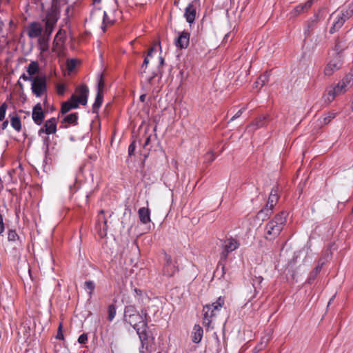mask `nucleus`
<instances>
[{"label":"nucleus","mask_w":353,"mask_h":353,"mask_svg":"<svg viewBox=\"0 0 353 353\" xmlns=\"http://www.w3.org/2000/svg\"><path fill=\"white\" fill-rule=\"evenodd\" d=\"M68 125L63 126V128H68Z\"/></svg>","instance_id":"nucleus-63"},{"label":"nucleus","mask_w":353,"mask_h":353,"mask_svg":"<svg viewBox=\"0 0 353 353\" xmlns=\"http://www.w3.org/2000/svg\"><path fill=\"white\" fill-rule=\"evenodd\" d=\"M239 246L240 242L236 239L233 237L226 239L222 244L223 250L221 253V260H226L228 254L238 249Z\"/></svg>","instance_id":"nucleus-6"},{"label":"nucleus","mask_w":353,"mask_h":353,"mask_svg":"<svg viewBox=\"0 0 353 353\" xmlns=\"http://www.w3.org/2000/svg\"><path fill=\"white\" fill-rule=\"evenodd\" d=\"M318 21V16H314V18L307 22V24L304 30V34L305 37L310 35L311 31L314 28Z\"/></svg>","instance_id":"nucleus-32"},{"label":"nucleus","mask_w":353,"mask_h":353,"mask_svg":"<svg viewBox=\"0 0 353 353\" xmlns=\"http://www.w3.org/2000/svg\"><path fill=\"white\" fill-rule=\"evenodd\" d=\"M8 125V121H4L2 123V129L4 130L6 129Z\"/></svg>","instance_id":"nucleus-58"},{"label":"nucleus","mask_w":353,"mask_h":353,"mask_svg":"<svg viewBox=\"0 0 353 353\" xmlns=\"http://www.w3.org/2000/svg\"><path fill=\"white\" fill-rule=\"evenodd\" d=\"M109 23H110V21L109 20L108 16L106 12H103V25H102V28L103 29V31L105 30V26Z\"/></svg>","instance_id":"nucleus-45"},{"label":"nucleus","mask_w":353,"mask_h":353,"mask_svg":"<svg viewBox=\"0 0 353 353\" xmlns=\"http://www.w3.org/2000/svg\"><path fill=\"white\" fill-rule=\"evenodd\" d=\"M32 117L34 122L37 125H40L43 123L45 117V114L43 111L41 105L40 103H37L34 106L32 110Z\"/></svg>","instance_id":"nucleus-15"},{"label":"nucleus","mask_w":353,"mask_h":353,"mask_svg":"<svg viewBox=\"0 0 353 353\" xmlns=\"http://www.w3.org/2000/svg\"><path fill=\"white\" fill-rule=\"evenodd\" d=\"M279 199L278 190L276 189L272 190L270 194L267 205L268 207L274 208Z\"/></svg>","instance_id":"nucleus-31"},{"label":"nucleus","mask_w":353,"mask_h":353,"mask_svg":"<svg viewBox=\"0 0 353 353\" xmlns=\"http://www.w3.org/2000/svg\"><path fill=\"white\" fill-rule=\"evenodd\" d=\"M352 80V75L347 74L346 75L341 81L337 83L339 88H341L343 92H346L348 88L351 85V82Z\"/></svg>","instance_id":"nucleus-26"},{"label":"nucleus","mask_w":353,"mask_h":353,"mask_svg":"<svg viewBox=\"0 0 353 353\" xmlns=\"http://www.w3.org/2000/svg\"><path fill=\"white\" fill-rule=\"evenodd\" d=\"M342 65L341 57L337 55L332 59L325 68V74L327 76L332 75L336 70H339Z\"/></svg>","instance_id":"nucleus-13"},{"label":"nucleus","mask_w":353,"mask_h":353,"mask_svg":"<svg viewBox=\"0 0 353 353\" xmlns=\"http://www.w3.org/2000/svg\"><path fill=\"white\" fill-rule=\"evenodd\" d=\"M150 141V136H148V137H147V138L145 139V141L143 144V147H146L149 144Z\"/></svg>","instance_id":"nucleus-56"},{"label":"nucleus","mask_w":353,"mask_h":353,"mask_svg":"<svg viewBox=\"0 0 353 353\" xmlns=\"http://www.w3.org/2000/svg\"><path fill=\"white\" fill-rule=\"evenodd\" d=\"M39 70V65L36 61H32L27 68L28 74L32 77Z\"/></svg>","instance_id":"nucleus-35"},{"label":"nucleus","mask_w":353,"mask_h":353,"mask_svg":"<svg viewBox=\"0 0 353 353\" xmlns=\"http://www.w3.org/2000/svg\"><path fill=\"white\" fill-rule=\"evenodd\" d=\"M57 132V119L54 117L50 118L46 121L43 126L40 128L38 132L39 137H41L43 134H52Z\"/></svg>","instance_id":"nucleus-11"},{"label":"nucleus","mask_w":353,"mask_h":353,"mask_svg":"<svg viewBox=\"0 0 353 353\" xmlns=\"http://www.w3.org/2000/svg\"><path fill=\"white\" fill-rule=\"evenodd\" d=\"M270 74L268 72L261 74L254 83V88L261 89L270 79Z\"/></svg>","instance_id":"nucleus-24"},{"label":"nucleus","mask_w":353,"mask_h":353,"mask_svg":"<svg viewBox=\"0 0 353 353\" xmlns=\"http://www.w3.org/2000/svg\"><path fill=\"white\" fill-rule=\"evenodd\" d=\"M37 42L39 46V49L41 52H45L49 49V41L50 38L48 36L41 35L39 38H37Z\"/></svg>","instance_id":"nucleus-23"},{"label":"nucleus","mask_w":353,"mask_h":353,"mask_svg":"<svg viewBox=\"0 0 353 353\" xmlns=\"http://www.w3.org/2000/svg\"><path fill=\"white\" fill-rule=\"evenodd\" d=\"M205 163H211L214 161L216 157L215 154L212 152H208L205 154Z\"/></svg>","instance_id":"nucleus-41"},{"label":"nucleus","mask_w":353,"mask_h":353,"mask_svg":"<svg viewBox=\"0 0 353 353\" xmlns=\"http://www.w3.org/2000/svg\"><path fill=\"white\" fill-rule=\"evenodd\" d=\"M34 77H31L29 74L28 76H27L26 74H23L20 79H23L24 81H32V80L34 79Z\"/></svg>","instance_id":"nucleus-51"},{"label":"nucleus","mask_w":353,"mask_h":353,"mask_svg":"<svg viewBox=\"0 0 353 353\" xmlns=\"http://www.w3.org/2000/svg\"><path fill=\"white\" fill-rule=\"evenodd\" d=\"M164 63V59L162 57H159V66L157 67V68L156 70H158L159 69V67L163 65ZM160 72V70H159V72Z\"/></svg>","instance_id":"nucleus-55"},{"label":"nucleus","mask_w":353,"mask_h":353,"mask_svg":"<svg viewBox=\"0 0 353 353\" xmlns=\"http://www.w3.org/2000/svg\"><path fill=\"white\" fill-rule=\"evenodd\" d=\"M196 8L192 3H189L185 9L184 17L189 23H192L196 17Z\"/></svg>","instance_id":"nucleus-19"},{"label":"nucleus","mask_w":353,"mask_h":353,"mask_svg":"<svg viewBox=\"0 0 353 353\" xmlns=\"http://www.w3.org/2000/svg\"><path fill=\"white\" fill-rule=\"evenodd\" d=\"M10 124H11L12 127L17 132H19L21 129L20 118L17 114H14L12 117H11L10 115Z\"/></svg>","instance_id":"nucleus-33"},{"label":"nucleus","mask_w":353,"mask_h":353,"mask_svg":"<svg viewBox=\"0 0 353 353\" xmlns=\"http://www.w3.org/2000/svg\"><path fill=\"white\" fill-rule=\"evenodd\" d=\"M19 239V236L14 230H9L8 233V240L9 241L15 242Z\"/></svg>","instance_id":"nucleus-39"},{"label":"nucleus","mask_w":353,"mask_h":353,"mask_svg":"<svg viewBox=\"0 0 353 353\" xmlns=\"http://www.w3.org/2000/svg\"><path fill=\"white\" fill-rule=\"evenodd\" d=\"M8 105L6 103H3L0 105V121H3L5 118Z\"/></svg>","instance_id":"nucleus-40"},{"label":"nucleus","mask_w":353,"mask_h":353,"mask_svg":"<svg viewBox=\"0 0 353 353\" xmlns=\"http://www.w3.org/2000/svg\"><path fill=\"white\" fill-rule=\"evenodd\" d=\"M77 62L74 59L69 60L67 62V68L69 72H72L76 67Z\"/></svg>","instance_id":"nucleus-43"},{"label":"nucleus","mask_w":353,"mask_h":353,"mask_svg":"<svg viewBox=\"0 0 353 353\" xmlns=\"http://www.w3.org/2000/svg\"><path fill=\"white\" fill-rule=\"evenodd\" d=\"M352 80V75L347 74L346 75L341 81L337 83L339 88H341L343 92H346L348 88L351 85V82Z\"/></svg>","instance_id":"nucleus-25"},{"label":"nucleus","mask_w":353,"mask_h":353,"mask_svg":"<svg viewBox=\"0 0 353 353\" xmlns=\"http://www.w3.org/2000/svg\"><path fill=\"white\" fill-rule=\"evenodd\" d=\"M124 320L137 331L141 341L145 339L147 323L143 317L133 305H127L124 309Z\"/></svg>","instance_id":"nucleus-1"},{"label":"nucleus","mask_w":353,"mask_h":353,"mask_svg":"<svg viewBox=\"0 0 353 353\" xmlns=\"http://www.w3.org/2000/svg\"><path fill=\"white\" fill-rule=\"evenodd\" d=\"M35 3H40L43 10L54 8L57 6V0H33Z\"/></svg>","instance_id":"nucleus-28"},{"label":"nucleus","mask_w":353,"mask_h":353,"mask_svg":"<svg viewBox=\"0 0 353 353\" xmlns=\"http://www.w3.org/2000/svg\"><path fill=\"white\" fill-rule=\"evenodd\" d=\"M66 37V32L60 29L56 34L53 41V50L57 51L61 50L63 46Z\"/></svg>","instance_id":"nucleus-14"},{"label":"nucleus","mask_w":353,"mask_h":353,"mask_svg":"<svg viewBox=\"0 0 353 353\" xmlns=\"http://www.w3.org/2000/svg\"><path fill=\"white\" fill-rule=\"evenodd\" d=\"M147 72H148L149 74H152V71H150L149 70L147 69Z\"/></svg>","instance_id":"nucleus-62"},{"label":"nucleus","mask_w":353,"mask_h":353,"mask_svg":"<svg viewBox=\"0 0 353 353\" xmlns=\"http://www.w3.org/2000/svg\"><path fill=\"white\" fill-rule=\"evenodd\" d=\"M270 339V337H267L265 339V344H266L268 343V341H269ZM265 345H263V343H261V346L259 347V350H261L263 348V347L265 346Z\"/></svg>","instance_id":"nucleus-57"},{"label":"nucleus","mask_w":353,"mask_h":353,"mask_svg":"<svg viewBox=\"0 0 353 353\" xmlns=\"http://www.w3.org/2000/svg\"><path fill=\"white\" fill-rule=\"evenodd\" d=\"M266 119H267L266 117L261 116V117H258L257 119H256V120L253 122L252 125H255L256 126L255 128H261L265 125Z\"/></svg>","instance_id":"nucleus-37"},{"label":"nucleus","mask_w":353,"mask_h":353,"mask_svg":"<svg viewBox=\"0 0 353 353\" xmlns=\"http://www.w3.org/2000/svg\"><path fill=\"white\" fill-rule=\"evenodd\" d=\"M57 92L59 95H63L65 92V87L62 83H59L57 85Z\"/></svg>","instance_id":"nucleus-44"},{"label":"nucleus","mask_w":353,"mask_h":353,"mask_svg":"<svg viewBox=\"0 0 353 353\" xmlns=\"http://www.w3.org/2000/svg\"><path fill=\"white\" fill-rule=\"evenodd\" d=\"M243 112V110H239L230 119V121H234L236 118L239 117Z\"/></svg>","instance_id":"nucleus-54"},{"label":"nucleus","mask_w":353,"mask_h":353,"mask_svg":"<svg viewBox=\"0 0 353 353\" xmlns=\"http://www.w3.org/2000/svg\"><path fill=\"white\" fill-rule=\"evenodd\" d=\"M273 208H270V206L268 207V205L263 209H261L257 214V218L259 219H261L262 221L268 218L272 213Z\"/></svg>","instance_id":"nucleus-29"},{"label":"nucleus","mask_w":353,"mask_h":353,"mask_svg":"<svg viewBox=\"0 0 353 353\" xmlns=\"http://www.w3.org/2000/svg\"><path fill=\"white\" fill-rule=\"evenodd\" d=\"M287 216L285 212H281L266 224L264 229L265 239L272 241L279 236L285 224Z\"/></svg>","instance_id":"nucleus-2"},{"label":"nucleus","mask_w":353,"mask_h":353,"mask_svg":"<svg viewBox=\"0 0 353 353\" xmlns=\"http://www.w3.org/2000/svg\"><path fill=\"white\" fill-rule=\"evenodd\" d=\"M104 211L102 210L99 212L97 220V227L99 229V235L103 236L106 235L107 221L103 216Z\"/></svg>","instance_id":"nucleus-18"},{"label":"nucleus","mask_w":353,"mask_h":353,"mask_svg":"<svg viewBox=\"0 0 353 353\" xmlns=\"http://www.w3.org/2000/svg\"><path fill=\"white\" fill-rule=\"evenodd\" d=\"M146 98V94H143L140 96L139 99L141 102H144Z\"/></svg>","instance_id":"nucleus-59"},{"label":"nucleus","mask_w":353,"mask_h":353,"mask_svg":"<svg viewBox=\"0 0 353 353\" xmlns=\"http://www.w3.org/2000/svg\"><path fill=\"white\" fill-rule=\"evenodd\" d=\"M224 303V299L220 296L214 303L203 306V325L205 327H210L212 321L219 314Z\"/></svg>","instance_id":"nucleus-3"},{"label":"nucleus","mask_w":353,"mask_h":353,"mask_svg":"<svg viewBox=\"0 0 353 353\" xmlns=\"http://www.w3.org/2000/svg\"><path fill=\"white\" fill-rule=\"evenodd\" d=\"M108 319L110 321H112L116 315V307L114 304H111L108 308Z\"/></svg>","instance_id":"nucleus-38"},{"label":"nucleus","mask_w":353,"mask_h":353,"mask_svg":"<svg viewBox=\"0 0 353 353\" xmlns=\"http://www.w3.org/2000/svg\"><path fill=\"white\" fill-rule=\"evenodd\" d=\"M333 92L336 94V96L340 95L343 93H344L343 90L339 87V85H336L332 88Z\"/></svg>","instance_id":"nucleus-48"},{"label":"nucleus","mask_w":353,"mask_h":353,"mask_svg":"<svg viewBox=\"0 0 353 353\" xmlns=\"http://www.w3.org/2000/svg\"><path fill=\"white\" fill-rule=\"evenodd\" d=\"M85 288L90 290L89 295L91 296V294L95 288L94 283L92 281H85Z\"/></svg>","instance_id":"nucleus-42"},{"label":"nucleus","mask_w":353,"mask_h":353,"mask_svg":"<svg viewBox=\"0 0 353 353\" xmlns=\"http://www.w3.org/2000/svg\"><path fill=\"white\" fill-rule=\"evenodd\" d=\"M313 2L314 0H308L306 3L296 6L294 10L292 12V15L294 17L297 16L301 13L307 10L312 6Z\"/></svg>","instance_id":"nucleus-21"},{"label":"nucleus","mask_w":353,"mask_h":353,"mask_svg":"<svg viewBox=\"0 0 353 353\" xmlns=\"http://www.w3.org/2000/svg\"><path fill=\"white\" fill-rule=\"evenodd\" d=\"M323 263L319 264L310 273L307 282L309 284L312 283V282L315 280L316 276L320 272L321 268H322Z\"/></svg>","instance_id":"nucleus-34"},{"label":"nucleus","mask_w":353,"mask_h":353,"mask_svg":"<svg viewBox=\"0 0 353 353\" xmlns=\"http://www.w3.org/2000/svg\"><path fill=\"white\" fill-rule=\"evenodd\" d=\"M139 217L140 219V221L143 223L146 224L148 223H150L151 221L150 219V211L148 208L142 207L139 208L138 211Z\"/></svg>","instance_id":"nucleus-20"},{"label":"nucleus","mask_w":353,"mask_h":353,"mask_svg":"<svg viewBox=\"0 0 353 353\" xmlns=\"http://www.w3.org/2000/svg\"><path fill=\"white\" fill-rule=\"evenodd\" d=\"M57 21V18L55 14L51 13L47 15L46 19L43 20L45 22V27L43 28V31L42 32L43 36H48L49 38L50 37Z\"/></svg>","instance_id":"nucleus-10"},{"label":"nucleus","mask_w":353,"mask_h":353,"mask_svg":"<svg viewBox=\"0 0 353 353\" xmlns=\"http://www.w3.org/2000/svg\"><path fill=\"white\" fill-rule=\"evenodd\" d=\"M89 94V89L85 85H81L78 87L76 90V93L72 94L71 100L72 102L77 103L81 105H86L88 102V97Z\"/></svg>","instance_id":"nucleus-8"},{"label":"nucleus","mask_w":353,"mask_h":353,"mask_svg":"<svg viewBox=\"0 0 353 353\" xmlns=\"http://www.w3.org/2000/svg\"><path fill=\"white\" fill-rule=\"evenodd\" d=\"M352 109L353 110V101H352Z\"/></svg>","instance_id":"nucleus-64"},{"label":"nucleus","mask_w":353,"mask_h":353,"mask_svg":"<svg viewBox=\"0 0 353 353\" xmlns=\"http://www.w3.org/2000/svg\"><path fill=\"white\" fill-rule=\"evenodd\" d=\"M135 145L134 143H131L130 145H129V148H128V153L130 155H132L134 150H135Z\"/></svg>","instance_id":"nucleus-53"},{"label":"nucleus","mask_w":353,"mask_h":353,"mask_svg":"<svg viewBox=\"0 0 353 353\" xmlns=\"http://www.w3.org/2000/svg\"><path fill=\"white\" fill-rule=\"evenodd\" d=\"M335 48H336V51L341 50V46H340V43L339 41L336 42Z\"/></svg>","instance_id":"nucleus-60"},{"label":"nucleus","mask_w":353,"mask_h":353,"mask_svg":"<svg viewBox=\"0 0 353 353\" xmlns=\"http://www.w3.org/2000/svg\"><path fill=\"white\" fill-rule=\"evenodd\" d=\"M103 86V83L102 81H99V83L98 84V90H97V96L95 98L94 103L92 105L93 112H97L98 109L100 108V106L102 104L103 98V90H102Z\"/></svg>","instance_id":"nucleus-17"},{"label":"nucleus","mask_w":353,"mask_h":353,"mask_svg":"<svg viewBox=\"0 0 353 353\" xmlns=\"http://www.w3.org/2000/svg\"><path fill=\"white\" fill-rule=\"evenodd\" d=\"M50 143V138L48 137H45L43 139V145L46 147V151L48 150Z\"/></svg>","instance_id":"nucleus-52"},{"label":"nucleus","mask_w":353,"mask_h":353,"mask_svg":"<svg viewBox=\"0 0 353 353\" xmlns=\"http://www.w3.org/2000/svg\"><path fill=\"white\" fill-rule=\"evenodd\" d=\"M5 230V225L3 223V217L1 214H0V235L3 234Z\"/></svg>","instance_id":"nucleus-47"},{"label":"nucleus","mask_w":353,"mask_h":353,"mask_svg":"<svg viewBox=\"0 0 353 353\" xmlns=\"http://www.w3.org/2000/svg\"><path fill=\"white\" fill-rule=\"evenodd\" d=\"M61 327H62L61 324H60L57 334V336H56V338L57 339H60V340L63 339V334L61 331Z\"/></svg>","instance_id":"nucleus-50"},{"label":"nucleus","mask_w":353,"mask_h":353,"mask_svg":"<svg viewBox=\"0 0 353 353\" xmlns=\"http://www.w3.org/2000/svg\"><path fill=\"white\" fill-rule=\"evenodd\" d=\"M352 16H353V3H350L345 10H341L339 13L336 12H333L330 18L334 19V21L330 32L333 34L338 31L343 26L345 21Z\"/></svg>","instance_id":"nucleus-4"},{"label":"nucleus","mask_w":353,"mask_h":353,"mask_svg":"<svg viewBox=\"0 0 353 353\" xmlns=\"http://www.w3.org/2000/svg\"><path fill=\"white\" fill-rule=\"evenodd\" d=\"M43 31V26L39 22H32L26 28L27 35L31 38H39Z\"/></svg>","instance_id":"nucleus-9"},{"label":"nucleus","mask_w":353,"mask_h":353,"mask_svg":"<svg viewBox=\"0 0 353 353\" xmlns=\"http://www.w3.org/2000/svg\"><path fill=\"white\" fill-rule=\"evenodd\" d=\"M134 292L137 295H141L143 292L141 290L137 288L134 289Z\"/></svg>","instance_id":"nucleus-61"},{"label":"nucleus","mask_w":353,"mask_h":353,"mask_svg":"<svg viewBox=\"0 0 353 353\" xmlns=\"http://www.w3.org/2000/svg\"><path fill=\"white\" fill-rule=\"evenodd\" d=\"M335 97H336V95L333 92L332 88L329 90H327V93L325 94L324 96H323V99H324L325 103H326L327 104H329L330 103H331L334 99Z\"/></svg>","instance_id":"nucleus-36"},{"label":"nucleus","mask_w":353,"mask_h":353,"mask_svg":"<svg viewBox=\"0 0 353 353\" xmlns=\"http://www.w3.org/2000/svg\"><path fill=\"white\" fill-rule=\"evenodd\" d=\"M88 341V336L86 334H82L79 336L78 342L81 344H85Z\"/></svg>","instance_id":"nucleus-46"},{"label":"nucleus","mask_w":353,"mask_h":353,"mask_svg":"<svg viewBox=\"0 0 353 353\" xmlns=\"http://www.w3.org/2000/svg\"><path fill=\"white\" fill-rule=\"evenodd\" d=\"M77 120H78V114L77 113H72V114L65 116L61 121V123L62 124L68 123V125H75L76 124H77Z\"/></svg>","instance_id":"nucleus-27"},{"label":"nucleus","mask_w":353,"mask_h":353,"mask_svg":"<svg viewBox=\"0 0 353 353\" xmlns=\"http://www.w3.org/2000/svg\"><path fill=\"white\" fill-rule=\"evenodd\" d=\"M203 330L199 325H195L192 332V341L195 343H199L203 337Z\"/></svg>","instance_id":"nucleus-22"},{"label":"nucleus","mask_w":353,"mask_h":353,"mask_svg":"<svg viewBox=\"0 0 353 353\" xmlns=\"http://www.w3.org/2000/svg\"><path fill=\"white\" fill-rule=\"evenodd\" d=\"M157 46H154L151 47L148 52L146 57L144 59L143 63L140 68V74L143 79H145L148 83H151L152 81L158 75L159 69L152 71V74L147 72L148 65L152 57L153 53L157 52Z\"/></svg>","instance_id":"nucleus-5"},{"label":"nucleus","mask_w":353,"mask_h":353,"mask_svg":"<svg viewBox=\"0 0 353 353\" xmlns=\"http://www.w3.org/2000/svg\"><path fill=\"white\" fill-rule=\"evenodd\" d=\"M190 43V34L188 32H182L175 41L176 47L181 49L188 48Z\"/></svg>","instance_id":"nucleus-16"},{"label":"nucleus","mask_w":353,"mask_h":353,"mask_svg":"<svg viewBox=\"0 0 353 353\" xmlns=\"http://www.w3.org/2000/svg\"><path fill=\"white\" fill-rule=\"evenodd\" d=\"M165 263L163 268V274L168 276H172L177 272L178 269L176 263L172 261L170 256L165 254L164 257Z\"/></svg>","instance_id":"nucleus-12"},{"label":"nucleus","mask_w":353,"mask_h":353,"mask_svg":"<svg viewBox=\"0 0 353 353\" xmlns=\"http://www.w3.org/2000/svg\"><path fill=\"white\" fill-rule=\"evenodd\" d=\"M31 90L32 93L39 97L47 91V84L45 78L37 77L32 81Z\"/></svg>","instance_id":"nucleus-7"},{"label":"nucleus","mask_w":353,"mask_h":353,"mask_svg":"<svg viewBox=\"0 0 353 353\" xmlns=\"http://www.w3.org/2000/svg\"><path fill=\"white\" fill-rule=\"evenodd\" d=\"M335 114L334 113H329L327 117H325L324 118V123H328L332 119L334 118Z\"/></svg>","instance_id":"nucleus-49"},{"label":"nucleus","mask_w":353,"mask_h":353,"mask_svg":"<svg viewBox=\"0 0 353 353\" xmlns=\"http://www.w3.org/2000/svg\"><path fill=\"white\" fill-rule=\"evenodd\" d=\"M78 108V104L75 102H72V100L65 101L62 103L61 112L64 114L69 112L70 110Z\"/></svg>","instance_id":"nucleus-30"}]
</instances>
